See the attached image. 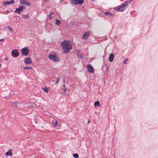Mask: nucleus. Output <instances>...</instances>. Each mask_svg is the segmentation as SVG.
<instances>
[{
    "mask_svg": "<svg viewBox=\"0 0 158 158\" xmlns=\"http://www.w3.org/2000/svg\"><path fill=\"white\" fill-rule=\"evenodd\" d=\"M61 44L64 50V53H68L69 50L72 48L71 44L66 40L62 42Z\"/></svg>",
    "mask_w": 158,
    "mask_h": 158,
    "instance_id": "obj_1",
    "label": "nucleus"
},
{
    "mask_svg": "<svg viewBox=\"0 0 158 158\" xmlns=\"http://www.w3.org/2000/svg\"><path fill=\"white\" fill-rule=\"evenodd\" d=\"M129 1L126 2L121 5L115 7L114 9L118 11H123L126 8V7L129 4Z\"/></svg>",
    "mask_w": 158,
    "mask_h": 158,
    "instance_id": "obj_2",
    "label": "nucleus"
},
{
    "mask_svg": "<svg viewBox=\"0 0 158 158\" xmlns=\"http://www.w3.org/2000/svg\"><path fill=\"white\" fill-rule=\"evenodd\" d=\"M35 106V103L30 102L24 103L23 105V107L26 109H30L34 107Z\"/></svg>",
    "mask_w": 158,
    "mask_h": 158,
    "instance_id": "obj_3",
    "label": "nucleus"
},
{
    "mask_svg": "<svg viewBox=\"0 0 158 158\" xmlns=\"http://www.w3.org/2000/svg\"><path fill=\"white\" fill-rule=\"evenodd\" d=\"M48 57L50 59L52 60L54 62L60 61L59 57L55 55L50 54L49 55Z\"/></svg>",
    "mask_w": 158,
    "mask_h": 158,
    "instance_id": "obj_4",
    "label": "nucleus"
},
{
    "mask_svg": "<svg viewBox=\"0 0 158 158\" xmlns=\"http://www.w3.org/2000/svg\"><path fill=\"white\" fill-rule=\"evenodd\" d=\"M29 49L27 47H25L21 49V53L23 56H27L29 54Z\"/></svg>",
    "mask_w": 158,
    "mask_h": 158,
    "instance_id": "obj_5",
    "label": "nucleus"
},
{
    "mask_svg": "<svg viewBox=\"0 0 158 158\" xmlns=\"http://www.w3.org/2000/svg\"><path fill=\"white\" fill-rule=\"evenodd\" d=\"M25 9V8L24 6H20L19 8H17L15 9V12L16 13L20 14L21 12L23 11Z\"/></svg>",
    "mask_w": 158,
    "mask_h": 158,
    "instance_id": "obj_6",
    "label": "nucleus"
},
{
    "mask_svg": "<svg viewBox=\"0 0 158 158\" xmlns=\"http://www.w3.org/2000/svg\"><path fill=\"white\" fill-rule=\"evenodd\" d=\"M84 2L83 0H72L71 1V3L72 5L74 4L77 5V4L81 5Z\"/></svg>",
    "mask_w": 158,
    "mask_h": 158,
    "instance_id": "obj_7",
    "label": "nucleus"
},
{
    "mask_svg": "<svg viewBox=\"0 0 158 158\" xmlns=\"http://www.w3.org/2000/svg\"><path fill=\"white\" fill-rule=\"evenodd\" d=\"M19 52H18V50L15 49L14 50H12L11 52V55L13 57H18L19 55Z\"/></svg>",
    "mask_w": 158,
    "mask_h": 158,
    "instance_id": "obj_8",
    "label": "nucleus"
},
{
    "mask_svg": "<svg viewBox=\"0 0 158 158\" xmlns=\"http://www.w3.org/2000/svg\"><path fill=\"white\" fill-rule=\"evenodd\" d=\"M24 63L27 64H30L32 63V61L29 57L26 58L24 60Z\"/></svg>",
    "mask_w": 158,
    "mask_h": 158,
    "instance_id": "obj_9",
    "label": "nucleus"
},
{
    "mask_svg": "<svg viewBox=\"0 0 158 158\" xmlns=\"http://www.w3.org/2000/svg\"><path fill=\"white\" fill-rule=\"evenodd\" d=\"M89 36L90 34L89 32L88 31H86L84 33L82 36V39L85 40H86Z\"/></svg>",
    "mask_w": 158,
    "mask_h": 158,
    "instance_id": "obj_10",
    "label": "nucleus"
},
{
    "mask_svg": "<svg viewBox=\"0 0 158 158\" xmlns=\"http://www.w3.org/2000/svg\"><path fill=\"white\" fill-rule=\"evenodd\" d=\"M87 68L89 73H93L94 72V69L92 66L90 64H88L87 65Z\"/></svg>",
    "mask_w": 158,
    "mask_h": 158,
    "instance_id": "obj_11",
    "label": "nucleus"
},
{
    "mask_svg": "<svg viewBox=\"0 0 158 158\" xmlns=\"http://www.w3.org/2000/svg\"><path fill=\"white\" fill-rule=\"evenodd\" d=\"M20 3L23 5H26L27 6H30L31 4L29 2L25 1L23 0H20Z\"/></svg>",
    "mask_w": 158,
    "mask_h": 158,
    "instance_id": "obj_12",
    "label": "nucleus"
},
{
    "mask_svg": "<svg viewBox=\"0 0 158 158\" xmlns=\"http://www.w3.org/2000/svg\"><path fill=\"white\" fill-rule=\"evenodd\" d=\"M15 3V0H10V1H6L2 3V4L4 5H7L13 4Z\"/></svg>",
    "mask_w": 158,
    "mask_h": 158,
    "instance_id": "obj_13",
    "label": "nucleus"
},
{
    "mask_svg": "<svg viewBox=\"0 0 158 158\" xmlns=\"http://www.w3.org/2000/svg\"><path fill=\"white\" fill-rule=\"evenodd\" d=\"M114 55L113 53H111L110 54L109 56V60L110 62H111L113 61L114 58Z\"/></svg>",
    "mask_w": 158,
    "mask_h": 158,
    "instance_id": "obj_14",
    "label": "nucleus"
},
{
    "mask_svg": "<svg viewBox=\"0 0 158 158\" xmlns=\"http://www.w3.org/2000/svg\"><path fill=\"white\" fill-rule=\"evenodd\" d=\"M105 15L106 16H109L110 15V16L113 17L114 16V15L112 14L109 12H105L104 13Z\"/></svg>",
    "mask_w": 158,
    "mask_h": 158,
    "instance_id": "obj_15",
    "label": "nucleus"
},
{
    "mask_svg": "<svg viewBox=\"0 0 158 158\" xmlns=\"http://www.w3.org/2000/svg\"><path fill=\"white\" fill-rule=\"evenodd\" d=\"M108 67L106 64H104L102 66V69L104 71L106 72L108 69Z\"/></svg>",
    "mask_w": 158,
    "mask_h": 158,
    "instance_id": "obj_16",
    "label": "nucleus"
},
{
    "mask_svg": "<svg viewBox=\"0 0 158 158\" xmlns=\"http://www.w3.org/2000/svg\"><path fill=\"white\" fill-rule=\"evenodd\" d=\"M6 156H11L12 155L11 150H9L5 154Z\"/></svg>",
    "mask_w": 158,
    "mask_h": 158,
    "instance_id": "obj_17",
    "label": "nucleus"
},
{
    "mask_svg": "<svg viewBox=\"0 0 158 158\" xmlns=\"http://www.w3.org/2000/svg\"><path fill=\"white\" fill-rule=\"evenodd\" d=\"M94 105L95 107H100V103L98 101H96L94 102Z\"/></svg>",
    "mask_w": 158,
    "mask_h": 158,
    "instance_id": "obj_18",
    "label": "nucleus"
},
{
    "mask_svg": "<svg viewBox=\"0 0 158 158\" xmlns=\"http://www.w3.org/2000/svg\"><path fill=\"white\" fill-rule=\"evenodd\" d=\"M61 21L59 19H57L55 21V23L56 25H58L60 24Z\"/></svg>",
    "mask_w": 158,
    "mask_h": 158,
    "instance_id": "obj_19",
    "label": "nucleus"
},
{
    "mask_svg": "<svg viewBox=\"0 0 158 158\" xmlns=\"http://www.w3.org/2000/svg\"><path fill=\"white\" fill-rule=\"evenodd\" d=\"M22 17L25 19H28L29 18V16L27 15H23L22 16Z\"/></svg>",
    "mask_w": 158,
    "mask_h": 158,
    "instance_id": "obj_20",
    "label": "nucleus"
},
{
    "mask_svg": "<svg viewBox=\"0 0 158 158\" xmlns=\"http://www.w3.org/2000/svg\"><path fill=\"white\" fill-rule=\"evenodd\" d=\"M55 79L56 80H55L56 81L55 82V84H57L59 82V77H58L57 78L56 77H55Z\"/></svg>",
    "mask_w": 158,
    "mask_h": 158,
    "instance_id": "obj_21",
    "label": "nucleus"
},
{
    "mask_svg": "<svg viewBox=\"0 0 158 158\" xmlns=\"http://www.w3.org/2000/svg\"><path fill=\"white\" fill-rule=\"evenodd\" d=\"M73 156L75 158H78L79 157L77 153H74L73 154Z\"/></svg>",
    "mask_w": 158,
    "mask_h": 158,
    "instance_id": "obj_22",
    "label": "nucleus"
},
{
    "mask_svg": "<svg viewBox=\"0 0 158 158\" xmlns=\"http://www.w3.org/2000/svg\"><path fill=\"white\" fill-rule=\"evenodd\" d=\"M54 14V12H51L49 14V16H48V17H49V19H51L52 18V17L51 16V15L52 14Z\"/></svg>",
    "mask_w": 158,
    "mask_h": 158,
    "instance_id": "obj_23",
    "label": "nucleus"
},
{
    "mask_svg": "<svg viewBox=\"0 0 158 158\" xmlns=\"http://www.w3.org/2000/svg\"><path fill=\"white\" fill-rule=\"evenodd\" d=\"M32 67H28L27 66L23 67V69L25 70H28L30 69H32Z\"/></svg>",
    "mask_w": 158,
    "mask_h": 158,
    "instance_id": "obj_24",
    "label": "nucleus"
},
{
    "mask_svg": "<svg viewBox=\"0 0 158 158\" xmlns=\"http://www.w3.org/2000/svg\"><path fill=\"white\" fill-rule=\"evenodd\" d=\"M10 103L14 106H15L17 105V103L15 102H11Z\"/></svg>",
    "mask_w": 158,
    "mask_h": 158,
    "instance_id": "obj_25",
    "label": "nucleus"
},
{
    "mask_svg": "<svg viewBox=\"0 0 158 158\" xmlns=\"http://www.w3.org/2000/svg\"><path fill=\"white\" fill-rule=\"evenodd\" d=\"M77 56L79 58H83V56L81 54H77Z\"/></svg>",
    "mask_w": 158,
    "mask_h": 158,
    "instance_id": "obj_26",
    "label": "nucleus"
},
{
    "mask_svg": "<svg viewBox=\"0 0 158 158\" xmlns=\"http://www.w3.org/2000/svg\"><path fill=\"white\" fill-rule=\"evenodd\" d=\"M7 28L11 32H12L13 30L9 26H8L7 27Z\"/></svg>",
    "mask_w": 158,
    "mask_h": 158,
    "instance_id": "obj_27",
    "label": "nucleus"
},
{
    "mask_svg": "<svg viewBox=\"0 0 158 158\" xmlns=\"http://www.w3.org/2000/svg\"><path fill=\"white\" fill-rule=\"evenodd\" d=\"M128 61V59L127 58L125 59L123 62V64H127V62Z\"/></svg>",
    "mask_w": 158,
    "mask_h": 158,
    "instance_id": "obj_28",
    "label": "nucleus"
},
{
    "mask_svg": "<svg viewBox=\"0 0 158 158\" xmlns=\"http://www.w3.org/2000/svg\"><path fill=\"white\" fill-rule=\"evenodd\" d=\"M44 91L45 92H48V89L47 88H44Z\"/></svg>",
    "mask_w": 158,
    "mask_h": 158,
    "instance_id": "obj_29",
    "label": "nucleus"
},
{
    "mask_svg": "<svg viewBox=\"0 0 158 158\" xmlns=\"http://www.w3.org/2000/svg\"><path fill=\"white\" fill-rule=\"evenodd\" d=\"M57 124H58V123L57 122V121H56V122H55V124L54 125V127H56L57 126Z\"/></svg>",
    "mask_w": 158,
    "mask_h": 158,
    "instance_id": "obj_30",
    "label": "nucleus"
},
{
    "mask_svg": "<svg viewBox=\"0 0 158 158\" xmlns=\"http://www.w3.org/2000/svg\"><path fill=\"white\" fill-rule=\"evenodd\" d=\"M50 0H44V2H47L50 1Z\"/></svg>",
    "mask_w": 158,
    "mask_h": 158,
    "instance_id": "obj_31",
    "label": "nucleus"
},
{
    "mask_svg": "<svg viewBox=\"0 0 158 158\" xmlns=\"http://www.w3.org/2000/svg\"><path fill=\"white\" fill-rule=\"evenodd\" d=\"M9 60V59L7 57H6L5 58V60H6L7 61V60Z\"/></svg>",
    "mask_w": 158,
    "mask_h": 158,
    "instance_id": "obj_32",
    "label": "nucleus"
},
{
    "mask_svg": "<svg viewBox=\"0 0 158 158\" xmlns=\"http://www.w3.org/2000/svg\"><path fill=\"white\" fill-rule=\"evenodd\" d=\"M60 3H63L64 2V0H60Z\"/></svg>",
    "mask_w": 158,
    "mask_h": 158,
    "instance_id": "obj_33",
    "label": "nucleus"
},
{
    "mask_svg": "<svg viewBox=\"0 0 158 158\" xmlns=\"http://www.w3.org/2000/svg\"><path fill=\"white\" fill-rule=\"evenodd\" d=\"M4 40L3 39H2L0 40V42Z\"/></svg>",
    "mask_w": 158,
    "mask_h": 158,
    "instance_id": "obj_34",
    "label": "nucleus"
},
{
    "mask_svg": "<svg viewBox=\"0 0 158 158\" xmlns=\"http://www.w3.org/2000/svg\"><path fill=\"white\" fill-rule=\"evenodd\" d=\"M63 82H65V79L63 78Z\"/></svg>",
    "mask_w": 158,
    "mask_h": 158,
    "instance_id": "obj_35",
    "label": "nucleus"
},
{
    "mask_svg": "<svg viewBox=\"0 0 158 158\" xmlns=\"http://www.w3.org/2000/svg\"><path fill=\"white\" fill-rule=\"evenodd\" d=\"M6 12L7 13H10V11L9 10H7L6 11Z\"/></svg>",
    "mask_w": 158,
    "mask_h": 158,
    "instance_id": "obj_36",
    "label": "nucleus"
},
{
    "mask_svg": "<svg viewBox=\"0 0 158 158\" xmlns=\"http://www.w3.org/2000/svg\"><path fill=\"white\" fill-rule=\"evenodd\" d=\"M89 122H90L89 120L88 121V124H89Z\"/></svg>",
    "mask_w": 158,
    "mask_h": 158,
    "instance_id": "obj_37",
    "label": "nucleus"
},
{
    "mask_svg": "<svg viewBox=\"0 0 158 158\" xmlns=\"http://www.w3.org/2000/svg\"><path fill=\"white\" fill-rule=\"evenodd\" d=\"M64 89V92H65V91H66V88Z\"/></svg>",
    "mask_w": 158,
    "mask_h": 158,
    "instance_id": "obj_38",
    "label": "nucleus"
},
{
    "mask_svg": "<svg viewBox=\"0 0 158 158\" xmlns=\"http://www.w3.org/2000/svg\"><path fill=\"white\" fill-rule=\"evenodd\" d=\"M63 86H64V87H65V85H64H64H63Z\"/></svg>",
    "mask_w": 158,
    "mask_h": 158,
    "instance_id": "obj_39",
    "label": "nucleus"
},
{
    "mask_svg": "<svg viewBox=\"0 0 158 158\" xmlns=\"http://www.w3.org/2000/svg\"><path fill=\"white\" fill-rule=\"evenodd\" d=\"M91 0V1H94V0Z\"/></svg>",
    "mask_w": 158,
    "mask_h": 158,
    "instance_id": "obj_40",
    "label": "nucleus"
}]
</instances>
